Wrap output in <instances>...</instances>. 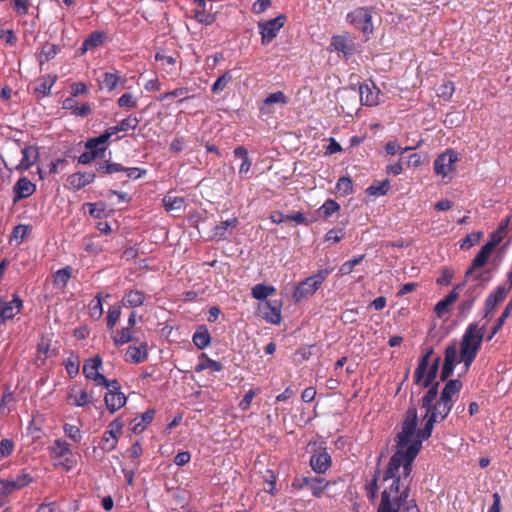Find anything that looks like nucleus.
I'll return each instance as SVG.
<instances>
[{"mask_svg":"<svg viewBox=\"0 0 512 512\" xmlns=\"http://www.w3.org/2000/svg\"><path fill=\"white\" fill-rule=\"evenodd\" d=\"M485 327H479L478 323H470L466 328L460 342V361L468 369L475 360L481 348Z\"/></svg>","mask_w":512,"mask_h":512,"instance_id":"7ed1b4c3","label":"nucleus"},{"mask_svg":"<svg viewBox=\"0 0 512 512\" xmlns=\"http://www.w3.org/2000/svg\"><path fill=\"white\" fill-rule=\"evenodd\" d=\"M148 358V345L146 342L139 346H129L125 353V360L134 364L144 362Z\"/></svg>","mask_w":512,"mask_h":512,"instance_id":"aec40b11","label":"nucleus"},{"mask_svg":"<svg viewBox=\"0 0 512 512\" xmlns=\"http://www.w3.org/2000/svg\"><path fill=\"white\" fill-rule=\"evenodd\" d=\"M511 312H512V298L510 299V301L504 308L500 317L497 319L495 325L492 328L491 334L488 337V340H491L502 329L503 325L505 324V321L507 320V318L510 317Z\"/></svg>","mask_w":512,"mask_h":512,"instance_id":"58836bf2","label":"nucleus"},{"mask_svg":"<svg viewBox=\"0 0 512 512\" xmlns=\"http://www.w3.org/2000/svg\"><path fill=\"white\" fill-rule=\"evenodd\" d=\"M192 340L194 345L200 350L208 347L211 343V335L208 328L205 325L198 326L193 334Z\"/></svg>","mask_w":512,"mask_h":512,"instance_id":"a878e982","label":"nucleus"},{"mask_svg":"<svg viewBox=\"0 0 512 512\" xmlns=\"http://www.w3.org/2000/svg\"><path fill=\"white\" fill-rule=\"evenodd\" d=\"M458 352L456 345H449L445 349L444 363L454 365L457 362Z\"/></svg>","mask_w":512,"mask_h":512,"instance_id":"774afa93","label":"nucleus"},{"mask_svg":"<svg viewBox=\"0 0 512 512\" xmlns=\"http://www.w3.org/2000/svg\"><path fill=\"white\" fill-rule=\"evenodd\" d=\"M22 158L15 166V169L20 172L29 170L40 157L39 147L36 145H25L20 149Z\"/></svg>","mask_w":512,"mask_h":512,"instance_id":"ddd939ff","label":"nucleus"},{"mask_svg":"<svg viewBox=\"0 0 512 512\" xmlns=\"http://www.w3.org/2000/svg\"><path fill=\"white\" fill-rule=\"evenodd\" d=\"M359 98L363 105L375 106L379 102L380 91L375 87H370L368 84L360 85Z\"/></svg>","mask_w":512,"mask_h":512,"instance_id":"4be33fe9","label":"nucleus"},{"mask_svg":"<svg viewBox=\"0 0 512 512\" xmlns=\"http://www.w3.org/2000/svg\"><path fill=\"white\" fill-rule=\"evenodd\" d=\"M232 75L229 71L222 74L220 77L217 78V80L214 82V84L211 87V90L213 93H218L223 91L227 84L231 81Z\"/></svg>","mask_w":512,"mask_h":512,"instance_id":"13d9d810","label":"nucleus"},{"mask_svg":"<svg viewBox=\"0 0 512 512\" xmlns=\"http://www.w3.org/2000/svg\"><path fill=\"white\" fill-rule=\"evenodd\" d=\"M67 400L69 404L76 407H84L93 402V396L86 390H81L78 393H74V389L68 393Z\"/></svg>","mask_w":512,"mask_h":512,"instance_id":"bb28decb","label":"nucleus"},{"mask_svg":"<svg viewBox=\"0 0 512 512\" xmlns=\"http://www.w3.org/2000/svg\"><path fill=\"white\" fill-rule=\"evenodd\" d=\"M102 367V358L96 355L84 361L82 372L88 380H92L96 385L103 386L110 380L101 373Z\"/></svg>","mask_w":512,"mask_h":512,"instance_id":"9b49d317","label":"nucleus"},{"mask_svg":"<svg viewBox=\"0 0 512 512\" xmlns=\"http://www.w3.org/2000/svg\"><path fill=\"white\" fill-rule=\"evenodd\" d=\"M398 471L393 472V475H387V469L384 472V481H391L381 495L380 504L377 512H419V509L414 501L408 502L409 486H401V477Z\"/></svg>","mask_w":512,"mask_h":512,"instance_id":"f03ea898","label":"nucleus"},{"mask_svg":"<svg viewBox=\"0 0 512 512\" xmlns=\"http://www.w3.org/2000/svg\"><path fill=\"white\" fill-rule=\"evenodd\" d=\"M329 486V482L326 481L324 478L313 476L311 478V485L310 490L314 497L320 498L324 490Z\"/></svg>","mask_w":512,"mask_h":512,"instance_id":"37998d69","label":"nucleus"},{"mask_svg":"<svg viewBox=\"0 0 512 512\" xmlns=\"http://www.w3.org/2000/svg\"><path fill=\"white\" fill-rule=\"evenodd\" d=\"M89 315L94 320H99L103 315V304L101 294H97L88 305Z\"/></svg>","mask_w":512,"mask_h":512,"instance_id":"c03bdc74","label":"nucleus"},{"mask_svg":"<svg viewBox=\"0 0 512 512\" xmlns=\"http://www.w3.org/2000/svg\"><path fill=\"white\" fill-rule=\"evenodd\" d=\"M288 101H289L288 97L282 91L271 93L264 99L263 106L260 108L261 113L269 114L272 112L268 109L269 105H271V104L286 105L288 103Z\"/></svg>","mask_w":512,"mask_h":512,"instance_id":"c756f323","label":"nucleus"},{"mask_svg":"<svg viewBox=\"0 0 512 512\" xmlns=\"http://www.w3.org/2000/svg\"><path fill=\"white\" fill-rule=\"evenodd\" d=\"M105 40V33L101 31L92 32L82 43L80 50L86 53L89 50L100 46Z\"/></svg>","mask_w":512,"mask_h":512,"instance_id":"c85d7f7f","label":"nucleus"},{"mask_svg":"<svg viewBox=\"0 0 512 512\" xmlns=\"http://www.w3.org/2000/svg\"><path fill=\"white\" fill-rule=\"evenodd\" d=\"M61 48L60 46L53 44V43H44L41 49V52L38 56V61L40 63V66L43 65L45 62H49L50 60L54 59L56 55L60 52Z\"/></svg>","mask_w":512,"mask_h":512,"instance_id":"2f4dec72","label":"nucleus"},{"mask_svg":"<svg viewBox=\"0 0 512 512\" xmlns=\"http://www.w3.org/2000/svg\"><path fill=\"white\" fill-rule=\"evenodd\" d=\"M454 91H455L454 83L451 81H448L446 83H443L439 87L438 96L442 97L444 100H450L453 96Z\"/></svg>","mask_w":512,"mask_h":512,"instance_id":"69168bd1","label":"nucleus"},{"mask_svg":"<svg viewBox=\"0 0 512 512\" xmlns=\"http://www.w3.org/2000/svg\"><path fill=\"white\" fill-rule=\"evenodd\" d=\"M146 294L138 289H128L124 292L121 303L124 307L137 308L146 301Z\"/></svg>","mask_w":512,"mask_h":512,"instance_id":"a211bd4d","label":"nucleus"},{"mask_svg":"<svg viewBox=\"0 0 512 512\" xmlns=\"http://www.w3.org/2000/svg\"><path fill=\"white\" fill-rule=\"evenodd\" d=\"M87 150H94L99 156H101L107 149L105 141L99 136L90 138L85 143Z\"/></svg>","mask_w":512,"mask_h":512,"instance_id":"09e8293b","label":"nucleus"},{"mask_svg":"<svg viewBox=\"0 0 512 512\" xmlns=\"http://www.w3.org/2000/svg\"><path fill=\"white\" fill-rule=\"evenodd\" d=\"M441 358L440 356H437L434 358L429 364V367L426 370V373L422 376V379L420 381L416 380V372L414 373V383L418 385H422L424 388H428L429 386L434 384V380L437 376L439 365H440Z\"/></svg>","mask_w":512,"mask_h":512,"instance_id":"412c9836","label":"nucleus"},{"mask_svg":"<svg viewBox=\"0 0 512 512\" xmlns=\"http://www.w3.org/2000/svg\"><path fill=\"white\" fill-rule=\"evenodd\" d=\"M139 125V119L136 116L130 115L119 122L117 125L120 132L127 130H135Z\"/></svg>","mask_w":512,"mask_h":512,"instance_id":"680f3d73","label":"nucleus"},{"mask_svg":"<svg viewBox=\"0 0 512 512\" xmlns=\"http://www.w3.org/2000/svg\"><path fill=\"white\" fill-rule=\"evenodd\" d=\"M162 203L166 211L182 210L185 207L183 197L166 195L162 199Z\"/></svg>","mask_w":512,"mask_h":512,"instance_id":"79ce46f5","label":"nucleus"},{"mask_svg":"<svg viewBox=\"0 0 512 512\" xmlns=\"http://www.w3.org/2000/svg\"><path fill=\"white\" fill-rule=\"evenodd\" d=\"M22 304L23 302L18 294H13L12 300L9 302L0 301V319L5 321L14 318L20 313Z\"/></svg>","mask_w":512,"mask_h":512,"instance_id":"2eb2a0df","label":"nucleus"},{"mask_svg":"<svg viewBox=\"0 0 512 512\" xmlns=\"http://www.w3.org/2000/svg\"><path fill=\"white\" fill-rule=\"evenodd\" d=\"M434 354L433 348H428L425 353L421 356L418 366L416 368V380L420 381L422 376L426 373L427 368L429 367L430 358Z\"/></svg>","mask_w":512,"mask_h":512,"instance_id":"ea45409f","label":"nucleus"},{"mask_svg":"<svg viewBox=\"0 0 512 512\" xmlns=\"http://www.w3.org/2000/svg\"><path fill=\"white\" fill-rule=\"evenodd\" d=\"M52 455L56 458H64L66 461L65 467L67 470L71 469L74 462L71 460L72 458V450L70 444L62 439L55 440L53 446L51 447Z\"/></svg>","mask_w":512,"mask_h":512,"instance_id":"f3484780","label":"nucleus"},{"mask_svg":"<svg viewBox=\"0 0 512 512\" xmlns=\"http://www.w3.org/2000/svg\"><path fill=\"white\" fill-rule=\"evenodd\" d=\"M36 191V185L32 183L28 178L21 177L14 185L13 192L14 198L13 202L17 203L22 199H26L34 194Z\"/></svg>","mask_w":512,"mask_h":512,"instance_id":"dca6fc26","label":"nucleus"},{"mask_svg":"<svg viewBox=\"0 0 512 512\" xmlns=\"http://www.w3.org/2000/svg\"><path fill=\"white\" fill-rule=\"evenodd\" d=\"M462 388V382L459 379L448 380L441 391L440 397L448 402H453V398L458 396Z\"/></svg>","mask_w":512,"mask_h":512,"instance_id":"cd10ccee","label":"nucleus"},{"mask_svg":"<svg viewBox=\"0 0 512 512\" xmlns=\"http://www.w3.org/2000/svg\"><path fill=\"white\" fill-rule=\"evenodd\" d=\"M95 177L96 176L93 172H77L71 174L67 181L72 189L80 190L92 183L95 180Z\"/></svg>","mask_w":512,"mask_h":512,"instance_id":"b1692460","label":"nucleus"},{"mask_svg":"<svg viewBox=\"0 0 512 512\" xmlns=\"http://www.w3.org/2000/svg\"><path fill=\"white\" fill-rule=\"evenodd\" d=\"M331 272L332 269L329 268L320 269L317 273L301 281L293 292L294 301L299 303L312 296L322 286Z\"/></svg>","mask_w":512,"mask_h":512,"instance_id":"39448f33","label":"nucleus"},{"mask_svg":"<svg viewBox=\"0 0 512 512\" xmlns=\"http://www.w3.org/2000/svg\"><path fill=\"white\" fill-rule=\"evenodd\" d=\"M340 205L333 199L326 200L319 208L318 212L324 219L331 217L335 212L339 211Z\"/></svg>","mask_w":512,"mask_h":512,"instance_id":"de8ad7c7","label":"nucleus"},{"mask_svg":"<svg viewBox=\"0 0 512 512\" xmlns=\"http://www.w3.org/2000/svg\"><path fill=\"white\" fill-rule=\"evenodd\" d=\"M57 81L56 75H46L37 80L34 86V94L37 98L49 96L51 89Z\"/></svg>","mask_w":512,"mask_h":512,"instance_id":"5701e85b","label":"nucleus"},{"mask_svg":"<svg viewBox=\"0 0 512 512\" xmlns=\"http://www.w3.org/2000/svg\"><path fill=\"white\" fill-rule=\"evenodd\" d=\"M53 283L58 288H64L69 279L71 278V267L67 266L65 268L59 269L53 276Z\"/></svg>","mask_w":512,"mask_h":512,"instance_id":"49530a36","label":"nucleus"},{"mask_svg":"<svg viewBox=\"0 0 512 512\" xmlns=\"http://www.w3.org/2000/svg\"><path fill=\"white\" fill-rule=\"evenodd\" d=\"M30 226L19 224L16 227H14L12 232V237L18 241V243H22L24 239L28 236L30 233Z\"/></svg>","mask_w":512,"mask_h":512,"instance_id":"0e129e2a","label":"nucleus"},{"mask_svg":"<svg viewBox=\"0 0 512 512\" xmlns=\"http://www.w3.org/2000/svg\"><path fill=\"white\" fill-rule=\"evenodd\" d=\"M121 316V308L119 306H111L108 309L106 322H107V328L109 330H113L116 323L118 322L119 318Z\"/></svg>","mask_w":512,"mask_h":512,"instance_id":"6e6d98bb","label":"nucleus"},{"mask_svg":"<svg viewBox=\"0 0 512 512\" xmlns=\"http://www.w3.org/2000/svg\"><path fill=\"white\" fill-rule=\"evenodd\" d=\"M63 430L65 435L70 438L73 442L79 443L82 439L81 431L76 425L64 424Z\"/></svg>","mask_w":512,"mask_h":512,"instance_id":"052dcab7","label":"nucleus"},{"mask_svg":"<svg viewBox=\"0 0 512 512\" xmlns=\"http://www.w3.org/2000/svg\"><path fill=\"white\" fill-rule=\"evenodd\" d=\"M119 80H120V77L118 75V73H110V72H106L103 74V85L104 87L108 90V91H113L118 83H119Z\"/></svg>","mask_w":512,"mask_h":512,"instance_id":"bf43d9fd","label":"nucleus"},{"mask_svg":"<svg viewBox=\"0 0 512 512\" xmlns=\"http://www.w3.org/2000/svg\"><path fill=\"white\" fill-rule=\"evenodd\" d=\"M492 252L493 250L491 248H489L486 245H483L479 252L477 253V255L472 260L471 266L466 271L465 276L468 277L469 275L472 274L473 271L484 267L487 264Z\"/></svg>","mask_w":512,"mask_h":512,"instance_id":"393cba45","label":"nucleus"},{"mask_svg":"<svg viewBox=\"0 0 512 512\" xmlns=\"http://www.w3.org/2000/svg\"><path fill=\"white\" fill-rule=\"evenodd\" d=\"M390 190V181L385 179L383 181H374L367 189L366 193L370 196H384Z\"/></svg>","mask_w":512,"mask_h":512,"instance_id":"e433bc0d","label":"nucleus"},{"mask_svg":"<svg viewBox=\"0 0 512 512\" xmlns=\"http://www.w3.org/2000/svg\"><path fill=\"white\" fill-rule=\"evenodd\" d=\"M336 189L343 196L352 194L354 191L352 179L348 176L339 178Z\"/></svg>","mask_w":512,"mask_h":512,"instance_id":"864d4df0","label":"nucleus"},{"mask_svg":"<svg viewBox=\"0 0 512 512\" xmlns=\"http://www.w3.org/2000/svg\"><path fill=\"white\" fill-rule=\"evenodd\" d=\"M331 456L326 448L319 449L310 458V466L317 474L325 473L331 467Z\"/></svg>","mask_w":512,"mask_h":512,"instance_id":"4468645a","label":"nucleus"},{"mask_svg":"<svg viewBox=\"0 0 512 512\" xmlns=\"http://www.w3.org/2000/svg\"><path fill=\"white\" fill-rule=\"evenodd\" d=\"M429 390L421 399V406L425 410L429 408L432 404L436 402V398L438 395L439 382H435L433 385L428 387Z\"/></svg>","mask_w":512,"mask_h":512,"instance_id":"a18cd8bd","label":"nucleus"},{"mask_svg":"<svg viewBox=\"0 0 512 512\" xmlns=\"http://www.w3.org/2000/svg\"><path fill=\"white\" fill-rule=\"evenodd\" d=\"M30 6L29 0H13L12 7L13 10L20 16H25L28 14Z\"/></svg>","mask_w":512,"mask_h":512,"instance_id":"338daca9","label":"nucleus"},{"mask_svg":"<svg viewBox=\"0 0 512 512\" xmlns=\"http://www.w3.org/2000/svg\"><path fill=\"white\" fill-rule=\"evenodd\" d=\"M453 407V402H448L446 399L439 397V399L426 409L423 417L425 424L423 428L419 429V436L422 439H429L435 423L443 421L450 413Z\"/></svg>","mask_w":512,"mask_h":512,"instance_id":"20e7f679","label":"nucleus"},{"mask_svg":"<svg viewBox=\"0 0 512 512\" xmlns=\"http://www.w3.org/2000/svg\"><path fill=\"white\" fill-rule=\"evenodd\" d=\"M115 346L119 347L134 340V330L132 327H123L112 337Z\"/></svg>","mask_w":512,"mask_h":512,"instance_id":"4c0bfd02","label":"nucleus"},{"mask_svg":"<svg viewBox=\"0 0 512 512\" xmlns=\"http://www.w3.org/2000/svg\"><path fill=\"white\" fill-rule=\"evenodd\" d=\"M155 410L149 409L141 415L140 421L135 418L132 422V431L136 434L142 433L146 427L153 421Z\"/></svg>","mask_w":512,"mask_h":512,"instance_id":"473e14b6","label":"nucleus"},{"mask_svg":"<svg viewBox=\"0 0 512 512\" xmlns=\"http://www.w3.org/2000/svg\"><path fill=\"white\" fill-rule=\"evenodd\" d=\"M118 444V437L111 434V431H105L99 442V448L104 452L113 451Z\"/></svg>","mask_w":512,"mask_h":512,"instance_id":"a19ab883","label":"nucleus"},{"mask_svg":"<svg viewBox=\"0 0 512 512\" xmlns=\"http://www.w3.org/2000/svg\"><path fill=\"white\" fill-rule=\"evenodd\" d=\"M15 490H20L27 487L30 483H32L33 478L29 473L22 472L18 474L15 478L11 479Z\"/></svg>","mask_w":512,"mask_h":512,"instance_id":"4d7b16f0","label":"nucleus"},{"mask_svg":"<svg viewBox=\"0 0 512 512\" xmlns=\"http://www.w3.org/2000/svg\"><path fill=\"white\" fill-rule=\"evenodd\" d=\"M282 300H266L259 304L258 309L262 317L271 324H279L281 322Z\"/></svg>","mask_w":512,"mask_h":512,"instance_id":"f8f14e48","label":"nucleus"},{"mask_svg":"<svg viewBox=\"0 0 512 512\" xmlns=\"http://www.w3.org/2000/svg\"><path fill=\"white\" fill-rule=\"evenodd\" d=\"M117 104L120 108L133 109L138 105V97L130 92H125L118 98Z\"/></svg>","mask_w":512,"mask_h":512,"instance_id":"8fccbe9b","label":"nucleus"},{"mask_svg":"<svg viewBox=\"0 0 512 512\" xmlns=\"http://www.w3.org/2000/svg\"><path fill=\"white\" fill-rule=\"evenodd\" d=\"M287 21V17L284 14H280L274 19L258 23L259 34L261 35V44L268 45L278 35L279 31L284 27Z\"/></svg>","mask_w":512,"mask_h":512,"instance_id":"6e6552de","label":"nucleus"},{"mask_svg":"<svg viewBox=\"0 0 512 512\" xmlns=\"http://www.w3.org/2000/svg\"><path fill=\"white\" fill-rule=\"evenodd\" d=\"M103 387L107 388V393L104 396V401L107 409L114 413L121 409L127 401L124 393L121 392V385L118 380H110Z\"/></svg>","mask_w":512,"mask_h":512,"instance_id":"1a4fd4ad","label":"nucleus"},{"mask_svg":"<svg viewBox=\"0 0 512 512\" xmlns=\"http://www.w3.org/2000/svg\"><path fill=\"white\" fill-rule=\"evenodd\" d=\"M276 293V288L272 285H265L262 283L256 284L251 289V295L254 299L266 301L267 298Z\"/></svg>","mask_w":512,"mask_h":512,"instance_id":"7c9ffc66","label":"nucleus"},{"mask_svg":"<svg viewBox=\"0 0 512 512\" xmlns=\"http://www.w3.org/2000/svg\"><path fill=\"white\" fill-rule=\"evenodd\" d=\"M483 233L482 232H472L468 234L465 238H463L459 242V247L462 250H468L471 247L475 246L480 242L482 239Z\"/></svg>","mask_w":512,"mask_h":512,"instance_id":"3c124183","label":"nucleus"},{"mask_svg":"<svg viewBox=\"0 0 512 512\" xmlns=\"http://www.w3.org/2000/svg\"><path fill=\"white\" fill-rule=\"evenodd\" d=\"M458 161V154L453 149H447L439 154L434 160L433 168L437 176L442 179H451V174L455 171V164Z\"/></svg>","mask_w":512,"mask_h":512,"instance_id":"0eeeda50","label":"nucleus"},{"mask_svg":"<svg viewBox=\"0 0 512 512\" xmlns=\"http://www.w3.org/2000/svg\"><path fill=\"white\" fill-rule=\"evenodd\" d=\"M155 60L161 61L163 68L167 69L168 72H172L174 70L175 64L177 62V58L171 55H166L162 51H158L155 54Z\"/></svg>","mask_w":512,"mask_h":512,"instance_id":"603ef678","label":"nucleus"},{"mask_svg":"<svg viewBox=\"0 0 512 512\" xmlns=\"http://www.w3.org/2000/svg\"><path fill=\"white\" fill-rule=\"evenodd\" d=\"M505 235L506 233L503 232V228H497L490 235V239L487 241L485 245L494 250L502 242Z\"/></svg>","mask_w":512,"mask_h":512,"instance_id":"e2e57ef3","label":"nucleus"},{"mask_svg":"<svg viewBox=\"0 0 512 512\" xmlns=\"http://www.w3.org/2000/svg\"><path fill=\"white\" fill-rule=\"evenodd\" d=\"M347 21L364 34L373 32L372 12L368 7H358L348 13Z\"/></svg>","mask_w":512,"mask_h":512,"instance_id":"9d476101","label":"nucleus"},{"mask_svg":"<svg viewBox=\"0 0 512 512\" xmlns=\"http://www.w3.org/2000/svg\"><path fill=\"white\" fill-rule=\"evenodd\" d=\"M508 291L504 287H497L488 295L485 301V317H488L507 296Z\"/></svg>","mask_w":512,"mask_h":512,"instance_id":"6ab92c4d","label":"nucleus"},{"mask_svg":"<svg viewBox=\"0 0 512 512\" xmlns=\"http://www.w3.org/2000/svg\"><path fill=\"white\" fill-rule=\"evenodd\" d=\"M196 20L204 25H212L216 21V16L205 10V1L199 0L198 8L195 9Z\"/></svg>","mask_w":512,"mask_h":512,"instance_id":"f704fd0d","label":"nucleus"},{"mask_svg":"<svg viewBox=\"0 0 512 512\" xmlns=\"http://www.w3.org/2000/svg\"><path fill=\"white\" fill-rule=\"evenodd\" d=\"M328 50L349 59L358 51V45L349 33H343L331 37Z\"/></svg>","mask_w":512,"mask_h":512,"instance_id":"423d86ee","label":"nucleus"},{"mask_svg":"<svg viewBox=\"0 0 512 512\" xmlns=\"http://www.w3.org/2000/svg\"><path fill=\"white\" fill-rule=\"evenodd\" d=\"M418 426V413L417 409L412 406L409 407L405 413L401 425V431L396 435V451L390 458L387 475H393V472L403 468V478H408L412 472V465L422 449V439L419 436Z\"/></svg>","mask_w":512,"mask_h":512,"instance_id":"f257e3e1","label":"nucleus"},{"mask_svg":"<svg viewBox=\"0 0 512 512\" xmlns=\"http://www.w3.org/2000/svg\"><path fill=\"white\" fill-rule=\"evenodd\" d=\"M97 171L101 174H113L124 171V166L119 163L104 161L97 164Z\"/></svg>","mask_w":512,"mask_h":512,"instance_id":"5fc2aeb1","label":"nucleus"},{"mask_svg":"<svg viewBox=\"0 0 512 512\" xmlns=\"http://www.w3.org/2000/svg\"><path fill=\"white\" fill-rule=\"evenodd\" d=\"M238 225V219L236 217L222 221L219 225L215 226L213 230L214 237L219 240L227 238L228 229H233Z\"/></svg>","mask_w":512,"mask_h":512,"instance_id":"c9c22d12","label":"nucleus"},{"mask_svg":"<svg viewBox=\"0 0 512 512\" xmlns=\"http://www.w3.org/2000/svg\"><path fill=\"white\" fill-rule=\"evenodd\" d=\"M223 364L219 361L209 358L206 354H201L200 361L195 367L196 372H201L206 369H212L214 372H220L223 370Z\"/></svg>","mask_w":512,"mask_h":512,"instance_id":"72a5a7b5","label":"nucleus"}]
</instances>
